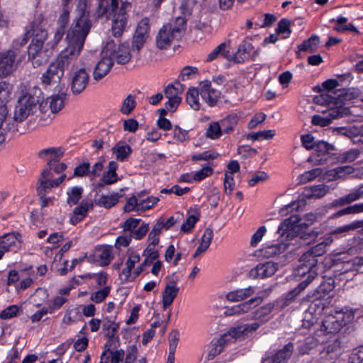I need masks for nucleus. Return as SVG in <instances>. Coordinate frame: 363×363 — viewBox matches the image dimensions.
<instances>
[{"mask_svg":"<svg viewBox=\"0 0 363 363\" xmlns=\"http://www.w3.org/2000/svg\"><path fill=\"white\" fill-rule=\"evenodd\" d=\"M91 206L92 204L90 202L82 201L79 206L74 208L73 213L71 215L70 224L72 225H77L85 217L88 210Z\"/></svg>","mask_w":363,"mask_h":363,"instance_id":"obj_40","label":"nucleus"},{"mask_svg":"<svg viewBox=\"0 0 363 363\" xmlns=\"http://www.w3.org/2000/svg\"><path fill=\"white\" fill-rule=\"evenodd\" d=\"M40 96L35 94H26L18 99V104L16 107L14 119L21 122L29 115L36 113L39 110Z\"/></svg>","mask_w":363,"mask_h":363,"instance_id":"obj_8","label":"nucleus"},{"mask_svg":"<svg viewBox=\"0 0 363 363\" xmlns=\"http://www.w3.org/2000/svg\"><path fill=\"white\" fill-rule=\"evenodd\" d=\"M235 122L234 118L228 117L221 121L220 124L218 122H213L209 124L206 130V136L211 139H217L221 135V128L226 132L233 130Z\"/></svg>","mask_w":363,"mask_h":363,"instance_id":"obj_17","label":"nucleus"},{"mask_svg":"<svg viewBox=\"0 0 363 363\" xmlns=\"http://www.w3.org/2000/svg\"><path fill=\"white\" fill-rule=\"evenodd\" d=\"M64 152L65 150L61 147H52L41 150L38 152V156L48 162V167L45 169H49L51 172L52 162L62 157Z\"/></svg>","mask_w":363,"mask_h":363,"instance_id":"obj_29","label":"nucleus"},{"mask_svg":"<svg viewBox=\"0 0 363 363\" xmlns=\"http://www.w3.org/2000/svg\"><path fill=\"white\" fill-rule=\"evenodd\" d=\"M106 43L113 44V52L110 55L113 60H116L118 64H125L130 60V52L128 44L116 43L113 40H109Z\"/></svg>","mask_w":363,"mask_h":363,"instance_id":"obj_23","label":"nucleus"},{"mask_svg":"<svg viewBox=\"0 0 363 363\" xmlns=\"http://www.w3.org/2000/svg\"><path fill=\"white\" fill-rule=\"evenodd\" d=\"M185 25L184 17L177 18L174 25L172 23L164 25L157 36V46L160 49H167L174 38L181 36L182 32L185 29Z\"/></svg>","mask_w":363,"mask_h":363,"instance_id":"obj_5","label":"nucleus"},{"mask_svg":"<svg viewBox=\"0 0 363 363\" xmlns=\"http://www.w3.org/2000/svg\"><path fill=\"white\" fill-rule=\"evenodd\" d=\"M294 346L291 343L286 345L281 350L274 354L265 357L262 363H286L291 357Z\"/></svg>","mask_w":363,"mask_h":363,"instance_id":"obj_27","label":"nucleus"},{"mask_svg":"<svg viewBox=\"0 0 363 363\" xmlns=\"http://www.w3.org/2000/svg\"><path fill=\"white\" fill-rule=\"evenodd\" d=\"M334 287V280L329 278L323 281L314 291L309 293L303 300L318 303L320 306L326 308L331 303L333 298L331 292Z\"/></svg>","mask_w":363,"mask_h":363,"instance_id":"obj_9","label":"nucleus"},{"mask_svg":"<svg viewBox=\"0 0 363 363\" xmlns=\"http://www.w3.org/2000/svg\"><path fill=\"white\" fill-rule=\"evenodd\" d=\"M48 36L47 32L45 30L40 31L39 37L35 36L33 40L30 45L28 46V52L29 58L34 59L41 51L44 42Z\"/></svg>","mask_w":363,"mask_h":363,"instance_id":"obj_35","label":"nucleus"},{"mask_svg":"<svg viewBox=\"0 0 363 363\" xmlns=\"http://www.w3.org/2000/svg\"><path fill=\"white\" fill-rule=\"evenodd\" d=\"M305 205L306 202L303 199L292 201L280 208L279 214L282 216H285L289 213H293L294 211H299L303 210Z\"/></svg>","mask_w":363,"mask_h":363,"instance_id":"obj_51","label":"nucleus"},{"mask_svg":"<svg viewBox=\"0 0 363 363\" xmlns=\"http://www.w3.org/2000/svg\"><path fill=\"white\" fill-rule=\"evenodd\" d=\"M260 326V323L255 322L250 324H241L232 328L228 332L233 338H245L252 335Z\"/></svg>","mask_w":363,"mask_h":363,"instance_id":"obj_24","label":"nucleus"},{"mask_svg":"<svg viewBox=\"0 0 363 363\" xmlns=\"http://www.w3.org/2000/svg\"><path fill=\"white\" fill-rule=\"evenodd\" d=\"M96 256L102 266H106L113 259V254L111 246H101L96 249Z\"/></svg>","mask_w":363,"mask_h":363,"instance_id":"obj_43","label":"nucleus"},{"mask_svg":"<svg viewBox=\"0 0 363 363\" xmlns=\"http://www.w3.org/2000/svg\"><path fill=\"white\" fill-rule=\"evenodd\" d=\"M255 293V287L249 286L246 288L236 289L228 292L225 298L230 302L242 301Z\"/></svg>","mask_w":363,"mask_h":363,"instance_id":"obj_31","label":"nucleus"},{"mask_svg":"<svg viewBox=\"0 0 363 363\" xmlns=\"http://www.w3.org/2000/svg\"><path fill=\"white\" fill-rule=\"evenodd\" d=\"M336 313L327 315L322 322L320 327V333L335 334L340 331L342 328L341 324L339 323Z\"/></svg>","mask_w":363,"mask_h":363,"instance_id":"obj_33","label":"nucleus"},{"mask_svg":"<svg viewBox=\"0 0 363 363\" xmlns=\"http://www.w3.org/2000/svg\"><path fill=\"white\" fill-rule=\"evenodd\" d=\"M353 172L354 169L350 166L338 167L328 172L327 179L329 180H335L352 174Z\"/></svg>","mask_w":363,"mask_h":363,"instance_id":"obj_50","label":"nucleus"},{"mask_svg":"<svg viewBox=\"0 0 363 363\" xmlns=\"http://www.w3.org/2000/svg\"><path fill=\"white\" fill-rule=\"evenodd\" d=\"M136 106L135 97L129 94L123 101L120 111L123 114L129 115Z\"/></svg>","mask_w":363,"mask_h":363,"instance_id":"obj_63","label":"nucleus"},{"mask_svg":"<svg viewBox=\"0 0 363 363\" xmlns=\"http://www.w3.org/2000/svg\"><path fill=\"white\" fill-rule=\"evenodd\" d=\"M331 108L328 110V114L326 111H322L324 116L315 115L312 118V123L313 125L320 126L328 125L333 119L342 116L343 110L342 108H336L335 106H330Z\"/></svg>","mask_w":363,"mask_h":363,"instance_id":"obj_22","label":"nucleus"},{"mask_svg":"<svg viewBox=\"0 0 363 363\" xmlns=\"http://www.w3.org/2000/svg\"><path fill=\"white\" fill-rule=\"evenodd\" d=\"M69 20V10L62 9V11L57 21L58 28L55 33V40L57 43L62 38L65 33V28Z\"/></svg>","mask_w":363,"mask_h":363,"instance_id":"obj_42","label":"nucleus"},{"mask_svg":"<svg viewBox=\"0 0 363 363\" xmlns=\"http://www.w3.org/2000/svg\"><path fill=\"white\" fill-rule=\"evenodd\" d=\"M138 349L135 346L129 347L125 356L124 363H146V359H137Z\"/></svg>","mask_w":363,"mask_h":363,"instance_id":"obj_62","label":"nucleus"},{"mask_svg":"<svg viewBox=\"0 0 363 363\" xmlns=\"http://www.w3.org/2000/svg\"><path fill=\"white\" fill-rule=\"evenodd\" d=\"M83 189L79 186L69 188L67 191V202L69 206H74L78 203L82 197Z\"/></svg>","mask_w":363,"mask_h":363,"instance_id":"obj_60","label":"nucleus"},{"mask_svg":"<svg viewBox=\"0 0 363 363\" xmlns=\"http://www.w3.org/2000/svg\"><path fill=\"white\" fill-rule=\"evenodd\" d=\"M9 196V192L8 191L3 190L0 191V212L9 211L7 215L10 216L17 210L18 206L11 201L9 203L6 201Z\"/></svg>","mask_w":363,"mask_h":363,"instance_id":"obj_48","label":"nucleus"},{"mask_svg":"<svg viewBox=\"0 0 363 363\" xmlns=\"http://www.w3.org/2000/svg\"><path fill=\"white\" fill-rule=\"evenodd\" d=\"M89 74L85 67L76 68L70 74L71 89L74 94L81 93L87 86Z\"/></svg>","mask_w":363,"mask_h":363,"instance_id":"obj_15","label":"nucleus"},{"mask_svg":"<svg viewBox=\"0 0 363 363\" xmlns=\"http://www.w3.org/2000/svg\"><path fill=\"white\" fill-rule=\"evenodd\" d=\"M118 164L115 161H111L108 164V170L104 172L100 180L99 185H109L116 182L118 179L116 174Z\"/></svg>","mask_w":363,"mask_h":363,"instance_id":"obj_36","label":"nucleus"},{"mask_svg":"<svg viewBox=\"0 0 363 363\" xmlns=\"http://www.w3.org/2000/svg\"><path fill=\"white\" fill-rule=\"evenodd\" d=\"M113 152L118 160H125L131 152V147L125 143H118L113 147Z\"/></svg>","mask_w":363,"mask_h":363,"instance_id":"obj_55","label":"nucleus"},{"mask_svg":"<svg viewBox=\"0 0 363 363\" xmlns=\"http://www.w3.org/2000/svg\"><path fill=\"white\" fill-rule=\"evenodd\" d=\"M81 318L80 310L77 307L67 310L62 318V323L66 325H72L77 322Z\"/></svg>","mask_w":363,"mask_h":363,"instance_id":"obj_59","label":"nucleus"},{"mask_svg":"<svg viewBox=\"0 0 363 363\" xmlns=\"http://www.w3.org/2000/svg\"><path fill=\"white\" fill-rule=\"evenodd\" d=\"M88 0H79L75 11V18L69 29L66 40L67 47L52 62L65 74L66 69L72 71L78 63V57L82 50L86 38L91 28Z\"/></svg>","mask_w":363,"mask_h":363,"instance_id":"obj_1","label":"nucleus"},{"mask_svg":"<svg viewBox=\"0 0 363 363\" xmlns=\"http://www.w3.org/2000/svg\"><path fill=\"white\" fill-rule=\"evenodd\" d=\"M150 20L142 18L138 23L132 41L133 50L139 51L146 43L150 35Z\"/></svg>","mask_w":363,"mask_h":363,"instance_id":"obj_14","label":"nucleus"},{"mask_svg":"<svg viewBox=\"0 0 363 363\" xmlns=\"http://www.w3.org/2000/svg\"><path fill=\"white\" fill-rule=\"evenodd\" d=\"M328 191L329 188L325 185H315L306 188L303 192V195L306 199H317L325 196Z\"/></svg>","mask_w":363,"mask_h":363,"instance_id":"obj_45","label":"nucleus"},{"mask_svg":"<svg viewBox=\"0 0 363 363\" xmlns=\"http://www.w3.org/2000/svg\"><path fill=\"white\" fill-rule=\"evenodd\" d=\"M199 89L202 99L211 106L216 104L220 96V91L213 88L212 82L208 80L200 82Z\"/></svg>","mask_w":363,"mask_h":363,"instance_id":"obj_16","label":"nucleus"},{"mask_svg":"<svg viewBox=\"0 0 363 363\" xmlns=\"http://www.w3.org/2000/svg\"><path fill=\"white\" fill-rule=\"evenodd\" d=\"M273 308L274 305L272 303L266 304L253 313V318L259 320V323L261 324L269 319Z\"/></svg>","mask_w":363,"mask_h":363,"instance_id":"obj_53","label":"nucleus"},{"mask_svg":"<svg viewBox=\"0 0 363 363\" xmlns=\"http://www.w3.org/2000/svg\"><path fill=\"white\" fill-rule=\"evenodd\" d=\"M200 91L198 88H190L186 94V100L188 104L194 110H199L201 108L199 102Z\"/></svg>","mask_w":363,"mask_h":363,"instance_id":"obj_54","label":"nucleus"},{"mask_svg":"<svg viewBox=\"0 0 363 363\" xmlns=\"http://www.w3.org/2000/svg\"><path fill=\"white\" fill-rule=\"evenodd\" d=\"M11 122L4 111L0 112V149L3 147L8 134L11 129Z\"/></svg>","mask_w":363,"mask_h":363,"instance_id":"obj_41","label":"nucleus"},{"mask_svg":"<svg viewBox=\"0 0 363 363\" xmlns=\"http://www.w3.org/2000/svg\"><path fill=\"white\" fill-rule=\"evenodd\" d=\"M21 243V235L14 232L9 233L0 238V247L6 251L12 247H17Z\"/></svg>","mask_w":363,"mask_h":363,"instance_id":"obj_38","label":"nucleus"},{"mask_svg":"<svg viewBox=\"0 0 363 363\" xmlns=\"http://www.w3.org/2000/svg\"><path fill=\"white\" fill-rule=\"evenodd\" d=\"M119 0H99L98 14L106 15L111 20L112 33L115 37H119L124 32L128 15V12L131 9V4L129 1H123L118 6Z\"/></svg>","mask_w":363,"mask_h":363,"instance_id":"obj_3","label":"nucleus"},{"mask_svg":"<svg viewBox=\"0 0 363 363\" xmlns=\"http://www.w3.org/2000/svg\"><path fill=\"white\" fill-rule=\"evenodd\" d=\"M363 198V184L353 189L347 195L340 199L337 203L338 204L350 203L354 201Z\"/></svg>","mask_w":363,"mask_h":363,"instance_id":"obj_49","label":"nucleus"},{"mask_svg":"<svg viewBox=\"0 0 363 363\" xmlns=\"http://www.w3.org/2000/svg\"><path fill=\"white\" fill-rule=\"evenodd\" d=\"M66 175L62 174L56 179H53L52 173L49 169H43L38 180L37 191L40 196L41 206L45 207L48 205L49 199L45 196L48 190L58 186L65 179Z\"/></svg>","mask_w":363,"mask_h":363,"instance_id":"obj_11","label":"nucleus"},{"mask_svg":"<svg viewBox=\"0 0 363 363\" xmlns=\"http://www.w3.org/2000/svg\"><path fill=\"white\" fill-rule=\"evenodd\" d=\"M278 269L277 263L267 262L260 263L250 270V274L253 278H266L272 276Z\"/></svg>","mask_w":363,"mask_h":363,"instance_id":"obj_25","label":"nucleus"},{"mask_svg":"<svg viewBox=\"0 0 363 363\" xmlns=\"http://www.w3.org/2000/svg\"><path fill=\"white\" fill-rule=\"evenodd\" d=\"M184 89V86L180 82H175L169 84L165 88V96L167 98H182L181 95L182 94Z\"/></svg>","mask_w":363,"mask_h":363,"instance_id":"obj_57","label":"nucleus"},{"mask_svg":"<svg viewBox=\"0 0 363 363\" xmlns=\"http://www.w3.org/2000/svg\"><path fill=\"white\" fill-rule=\"evenodd\" d=\"M337 85L338 83L335 79H330L323 82V86L328 89V91L315 96L313 99L314 101L320 104L342 108L345 101L359 96V90L355 88L340 89L337 92L333 91V89L336 88Z\"/></svg>","mask_w":363,"mask_h":363,"instance_id":"obj_4","label":"nucleus"},{"mask_svg":"<svg viewBox=\"0 0 363 363\" xmlns=\"http://www.w3.org/2000/svg\"><path fill=\"white\" fill-rule=\"evenodd\" d=\"M48 298V294L46 290L38 289L34 293L32 302L36 307H40Z\"/></svg>","mask_w":363,"mask_h":363,"instance_id":"obj_64","label":"nucleus"},{"mask_svg":"<svg viewBox=\"0 0 363 363\" xmlns=\"http://www.w3.org/2000/svg\"><path fill=\"white\" fill-rule=\"evenodd\" d=\"M25 270H26V275L23 277H21L20 281L15 285L17 292L27 289L33 284L34 270L31 268L25 269Z\"/></svg>","mask_w":363,"mask_h":363,"instance_id":"obj_47","label":"nucleus"},{"mask_svg":"<svg viewBox=\"0 0 363 363\" xmlns=\"http://www.w3.org/2000/svg\"><path fill=\"white\" fill-rule=\"evenodd\" d=\"M318 272H311V274H306L307 278L306 280L299 283V284L288 292L285 296V305H289L291 302L295 301L296 298L300 294V293L303 291L309 284H311L315 277L317 276Z\"/></svg>","mask_w":363,"mask_h":363,"instance_id":"obj_30","label":"nucleus"},{"mask_svg":"<svg viewBox=\"0 0 363 363\" xmlns=\"http://www.w3.org/2000/svg\"><path fill=\"white\" fill-rule=\"evenodd\" d=\"M140 262L138 252L129 250L124 262V267L119 272V278L124 283L133 281L145 269Z\"/></svg>","mask_w":363,"mask_h":363,"instance_id":"obj_6","label":"nucleus"},{"mask_svg":"<svg viewBox=\"0 0 363 363\" xmlns=\"http://www.w3.org/2000/svg\"><path fill=\"white\" fill-rule=\"evenodd\" d=\"M179 287L175 283H168L166 284L164 291L162 293V303L163 310L167 309L174 302L179 292Z\"/></svg>","mask_w":363,"mask_h":363,"instance_id":"obj_34","label":"nucleus"},{"mask_svg":"<svg viewBox=\"0 0 363 363\" xmlns=\"http://www.w3.org/2000/svg\"><path fill=\"white\" fill-rule=\"evenodd\" d=\"M340 354L339 343L335 340L325 347L319 353L315 363H335Z\"/></svg>","mask_w":363,"mask_h":363,"instance_id":"obj_19","label":"nucleus"},{"mask_svg":"<svg viewBox=\"0 0 363 363\" xmlns=\"http://www.w3.org/2000/svg\"><path fill=\"white\" fill-rule=\"evenodd\" d=\"M228 334L226 333L219 337L213 339L207 346L206 359L213 360L220 354L224 350L227 341L230 340Z\"/></svg>","mask_w":363,"mask_h":363,"instance_id":"obj_21","label":"nucleus"},{"mask_svg":"<svg viewBox=\"0 0 363 363\" xmlns=\"http://www.w3.org/2000/svg\"><path fill=\"white\" fill-rule=\"evenodd\" d=\"M213 237V231L212 228H206L205 231L202 235L200 244L194 255V257L199 256L208 248Z\"/></svg>","mask_w":363,"mask_h":363,"instance_id":"obj_46","label":"nucleus"},{"mask_svg":"<svg viewBox=\"0 0 363 363\" xmlns=\"http://www.w3.org/2000/svg\"><path fill=\"white\" fill-rule=\"evenodd\" d=\"M230 41H225L214 48L207 56L206 61L211 62L222 55L225 58V53L229 52Z\"/></svg>","mask_w":363,"mask_h":363,"instance_id":"obj_56","label":"nucleus"},{"mask_svg":"<svg viewBox=\"0 0 363 363\" xmlns=\"http://www.w3.org/2000/svg\"><path fill=\"white\" fill-rule=\"evenodd\" d=\"M325 308L318 305V303L311 302L308 308L305 311L303 318V325L310 328L314 326Z\"/></svg>","mask_w":363,"mask_h":363,"instance_id":"obj_26","label":"nucleus"},{"mask_svg":"<svg viewBox=\"0 0 363 363\" xmlns=\"http://www.w3.org/2000/svg\"><path fill=\"white\" fill-rule=\"evenodd\" d=\"M13 96V86L6 81L0 82V112L4 111L5 115H8V103Z\"/></svg>","mask_w":363,"mask_h":363,"instance_id":"obj_28","label":"nucleus"},{"mask_svg":"<svg viewBox=\"0 0 363 363\" xmlns=\"http://www.w3.org/2000/svg\"><path fill=\"white\" fill-rule=\"evenodd\" d=\"M281 233L286 234L287 237L291 236V240L293 238H299L306 245L313 242H317L315 246L302 255L300 259L301 263L296 269V275L302 277L306 274H311V272H317L315 269L318 262L316 257L323 255L326 252V247L333 242L331 236L320 237V233L313 230V228H284Z\"/></svg>","mask_w":363,"mask_h":363,"instance_id":"obj_2","label":"nucleus"},{"mask_svg":"<svg viewBox=\"0 0 363 363\" xmlns=\"http://www.w3.org/2000/svg\"><path fill=\"white\" fill-rule=\"evenodd\" d=\"M287 245L279 243L265 246L260 250L261 255L265 258H271L279 255L285 252Z\"/></svg>","mask_w":363,"mask_h":363,"instance_id":"obj_44","label":"nucleus"},{"mask_svg":"<svg viewBox=\"0 0 363 363\" xmlns=\"http://www.w3.org/2000/svg\"><path fill=\"white\" fill-rule=\"evenodd\" d=\"M262 301V299L260 297L252 298L245 302L228 308L226 313L230 315H235L248 313L252 308V305H259Z\"/></svg>","mask_w":363,"mask_h":363,"instance_id":"obj_32","label":"nucleus"},{"mask_svg":"<svg viewBox=\"0 0 363 363\" xmlns=\"http://www.w3.org/2000/svg\"><path fill=\"white\" fill-rule=\"evenodd\" d=\"M160 201L158 197L148 196L146 191H141L130 196L124 206L125 212L143 213L151 209Z\"/></svg>","mask_w":363,"mask_h":363,"instance_id":"obj_7","label":"nucleus"},{"mask_svg":"<svg viewBox=\"0 0 363 363\" xmlns=\"http://www.w3.org/2000/svg\"><path fill=\"white\" fill-rule=\"evenodd\" d=\"M359 309H353L350 308H345L340 311H335V313L337 315V317H339L338 318L339 323L341 324V327L346 325L347 324L351 323L357 316L359 318L361 316V314L359 313Z\"/></svg>","mask_w":363,"mask_h":363,"instance_id":"obj_39","label":"nucleus"},{"mask_svg":"<svg viewBox=\"0 0 363 363\" xmlns=\"http://www.w3.org/2000/svg\"><path fill=\"white\" fill-rule=\"evenodd\" d=\"M260 49L255 47L247 41H242L235 52L230 50L225 53V59L234 63H243L249 60H255L259 55Z\"/></svg>","mask_w":363,"mask_h":363,"instance_id":"obj_10","label":"nucleus"},{"mask_svg":"<svg viewBox=\"0 0 363 363\" xmlns=\"http://www.w3.org/2000/svg\"><path fill=\"white\" fill-rule=\"evenodd\" d=\"M120 198L121 195L117 192H113L108 194H102L99 195L95 199V203L99 206L109 208L117 204Z\"/></svg>","mask_w":363,"mask_h":363,"instance_id":"obj_37","label":"nucleus"},{"mask_svg":"<svg viewBox=\"0 0 363 363\" xmlns=\"http://www.w3.org/2000/svg\"><path fill=\"white\" fill-rule=\"evenodd\" d=\"M113 44L112 43H106L101 51V57L97 62L94 73V79L100 80L104 77L111 70L113 65V57L110 55L113 52Z\"/></svg>","mask_w":363,"mask_h":363,"instance_id":"obj_12","label":"nucleus"},{"mask_svg":"<svg viewBox=\"0 0 363 363\" xmlns=\"http://www.w3.org/2000/svg\"><path fill=\"white\" fill-rule=\"evenodd\" d=\"M16 55L13 50L0 52V77L11 74L16 69Z\"/></svg>","mask_w":363,"mask_h":363,"instance_id":"obj_20","label":"nucleus"},{"mask_svg":"<svg viewBox=\"0 0 363 363\" xmlns=\"http://www.w3.org/2000/svg\"><path fill=\"white\" fill-rule=\"evenodd\" d=\"M143 255L145 259L141 263L143 266V268L145 269V267L152 264V263L157 260L159 257V251L154 247L147 246L144 250Z\"/></svg>","mask_w":363,"mask_h":363,"instance_id":"obj_58","label":"nucleus"},{"mask_svg":"<svg viewBox=\"0 0 363 363\" xmlns=\"http://www.w3.org/2000/svg\"><path fill=\"white\" fill-rule=\"evenodd\" d=\"M320 43L319 38L313 35L307 40L303 42L302 44L298 45V50L300 51H304L308 52H315Z\"/></svg>","mask_w":363,"mask_h":363,"instance_id":"obj_61","label":"nucleus"},{"mask_svg":"<svg viewBox=\"0 0 363 363\" xmlns=\"http://www.w3.org/2000/svg\"><path fill=\"white\" fill-rule=\"evenodd\" d=\"M65 100L66 94L64 92L52 94L45 99L40 97L39 111L43 113L49 111L52 113H57L65 106Z\"/></svg>","mask_w":363,"mask_h":363,"instance_id":"obj_13","label":"nucleus"},{"mask_svg":"<svg viewBox=\"0 0 363 363\" xmlns=\"http://www.w3.org/2000/svg\"><path fill=\"white\" fill-rule=\"evenodd\" d=\"M337 132L339 134L345 135L350 138L359 137L357 141L363 143V125H353L350 128H339Z\"/></svg>","mask_w":363,"mask_h":363,"instance_id":"obj_52","label":"nucleus"},{"mask_svg":"<svg viewBox=\"0 0 363 363\" xmlns=\"http://www.w3.org/2000/svg\"><path fill=\"white\" fill-rule=\"evenodd\" d=\"M63 76L62 70L60 69L56 65L52 62L46 72L43 74L41 82L45 86H57Z\"/></svg>","mask_w":363,"mask_h":363,"instance_id":"obj_18","label":"nucleus"}]
</instances>
